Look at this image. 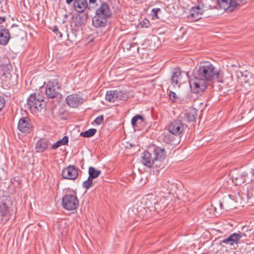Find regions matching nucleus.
<instances>
[{
  "label": "nucleus",
  "mask_w": 254,
  "mask_h": 254,
  "mask_svg": "<svg viewBox=\"0 0 254 254\" xmlns=\"http://www.w3.org/2000/svg\"><path fill=\"white\" fill-rule=\"evenodd\" d=\"M219 72L209 61L201 62L194 71V78L190 81V87L192 92L201 94L207 88L210 82L221 81Z\"/></svg>",
  "instance_id": "nucleus-1"
},
{
  "label": "nucleus",
  "mask_w": 254,
  "mask_h": 254,
  "mask_svg": "<svg viewBox=\"0 0 254 254\" xmlns=\"http://www.w3.org/2000/svg\"><path fill=\"white\" fill-rule=\"evenodd\" d=\"M27 106L31 111H40L46 107V103L42 95L35 93L27 99Z\"/></svg>",
  "instance_id": "nucleus-2"
},
{
  "label": "nucleus",
  "mask_w": 254,
  "mask_h": 254,
  "mask_svg": "<svg viewBox=\"0 0 254 254\" xmlns=\"http://www.w3.org/2000/svg\"><path fill=\"white\" fill-rule=\"evenodd\" d=\"M62 206L67 210H73L77 208L79 202L76 195L66 194L62 198Z\"/></svg>",
  "instance_id": "nucleus-3"
},
{
  "label": "nucleus",
  "mask_w": 254,
  "mask_h": 254,
  "mask_svg": "<svg viewBox=\"0 0 254 254\" xmlns=\"http://www.w3.org/2000/svg\"><path fill=\"white\" fill-rule=\"evenodd\" d=\"M61 85L56 80L49 81L46 87V95L49 98H54L59 95Z\"/></svg>",
  "instance_id": "nucleus-4"
},
{
  "label": "nucleus",
  "mask_w": 254,
  "mask_h": 254,
  "mask_svg": "<svg viewBox=\"0 0 254 254\" xmlns=\"http://www.w3.org/2000/svg\"><path fill=\"white\" fill-rule=\"evenodd\" d=\"M17 127L21 132L27 134L33 130V126L30 118L27 117H23L19 119Z\"/></svg>",
  "instance_id": "nucleus-5"
},
{
  "label": "nucleus",
  "mask_w": 254,
  "mask_h": 254,
  "mask_svg": "<svg viewBox=\"0 0 254 254\" xmlns=\"http://www.w3.org/2000/svg\"><path fill=\"white\" fill-rule=\"evenodd\" d=\"M78 169L73 165H69L63 169L62 176L63 179L74 180L78 177Z\"/></svg>",
  "instance_id": "nucleus-6"
},
{
  "label": "nucleus",
  "mask_w": 254,
  "mask_h": 254,
  "mask_svg": "<svg viewBox=\"0 0 254 254\" xmlns=\"http://www.w3.org/2000/svg\"><path fill=\"white\" fill-rule=\"evenodd\" d=\"M168 130L170 133L175 135L181 134L184 129V125L181 120H176L172 122L168 126Z\"/></svg>",
  "instance_id": "nucleus-7"
},
{
  "label": "nucleus",
  "mask_w": 254,
  "mask_h": 254,
  "mask_svg": "<svg viewBox=\"0 0 254 254\" xmlns=\"http://www.w3.org/2000/svg\"><path fill=\"white\" fill-rule=\"evenodd\" d=\"M10 202L4 200L0 202V215L4 222L9 219L11 213L9 207Z\"/></svg>",
  "instance_id": "nucleus-8"
},
{
  "label": "nucleus",
  "mask_w": 254,
  "mask_h": 254,
  "mask_svg": "<svg viewBox=\"0 0 254 254\" xmlns=\"http://www.w3.org/2000/svg\"><path fill=\"white\" fill-rule=\"evenodd\" d=\"M153 159L155 161V167L160 166L159 163L162 161L166 157V152L163 148L155 147L153 151Z\"/></svg>",
  "instance_id": "nucleus-9"
},
{
  "label": "nucleus",
  "mask_w": 254,
  "mask_h": 254,
  "mask_svg": "<svg viewBox=\"0 0 254 254\" xmlns=\"http://www.w3.org/2000/svg\"><path fill=\"white\" fill-rule=\"evenodd\" d=\"M66 102L69 106L76 108L82 103L83 99L77 94H72L66 97Z\"/></svg>",
  "instance_id": "nucleus-10"
},
{
  "label": "nucleus",
  "mask_w": 254,
  "mask_h": 254,
  "mask_svg": "<svg viewBox=\"0 0 254 254\" xmlns=\"http://www.w3.org/2000/svg\"><path fill=\"white\" fill-rule=\"evenodd\" d=\"M95 14L108 19L112 15V11L109 5L106 2H103L96 9Z\"/></svg>",
  "instance_id": "nucleus-11"
},
{
  "label": "nucleus",
  "mask_w": 254,
  "mask_h": 254,
  "mask_svg": "<svg viewBox=\"0 0 254 254\" xmlns=\"http://www.w3.org/2000/svg\"><path fill=\"white\" fill-rule=\"evenodd\" d=\"M141 162L148 167H156L155 161L153 159V153L145 151L141 155Z\"/></svg>",
  "instance_id": "nucleus-12"
},
{
  "label": "nucleus",
  "mask_w": 254,
  "mask_h": 254,
  "mask_svg": "<svg viewBox=\"0 0 254 254\" xmlns=\"http://www.w3.org/2000/svg\"><path fill=\"white\" fill-rule=\"evenodd\" d=\"M243 236H245L243 233L238 234L234 233L230 235L227 238L223 239L221 243L229 244L231 246H233L235 244H238Z\"/></svg>",
  "instance_id": "nucleus-13"
},
{
  "label": "nucleus",
  "mask_w": 254,
  "mask_h": 254,
  "mask_svg": "<svg viewBox=\"0 0 254 254\" xmlns=\"http://www.w3.org/2000/svg\"><path fill=\"white\" fill-rule=\"evenodd\" d=\"M73 7L78 13L83 12L86 8L90 10L87 0H76L73 2Z\"/></svg>",
  "instance_id": "nucleus-14"
},
{
  "label": "nucleus",
  "mask_w": 254,
  "mask_h": 254,
  "mask_svg": "<svg viewBox=\"0 0 254 254\" xmlns=\"http://www.w3.org/2000/svg\"><path fill=\"white\" fill-rule=\"evenodd\" d=\"M171 80L173 86H180L183 82L180 68H177L174 69Z\"/></svg>",
  "instance_id": "nucleus-15"
},
{
  "label": "nucleus",
  "mask_w": 254,
  "mask_h": 254,
  "mask_svg": "<svg viewBox=\"0 0 254 254\" xmlns=\"http://www.w3.org/2000/svg\"><path fill=\"white\" fill-rule=\"evenodd\" d=\"M203 12V8L201 7L200 4H198L197 6L191 7L190 10V14L193 20L196 21L201 18Z\"/></svg>",
  "instance_id": "nucleus-16"
},
{
  "label": "nucleus",
  "mask_w": 254,
  "mask_h": 254,
  "mask_svg": "<svg viewBox=\"0 0 254 254\" xmlns=\"http://www.w3.org/2000/svg\"><path fill=\"white\" fill-rule=\"evenodd\" d=\"M92 25L96 28H102L106 26L108 19L95 14L92 18Z\"/></svg>",
  "instance_id": "nucleus-17"
},
{
  "label": "nucleus",
  "mask_w": 254,
  "mask_h": 254,
  "mask_svg": "<svg viewBox=\"0 0 254 254\" xmlns=\"http://www.w3.org/2000/svg\"><path fill=\"white\" fill-rule=\"evenodd\" d=\"M10 38V35L8 29L0 26V44L6 45Z\"/></svg>",
  "instance_id": "nucleus-18"
},
{
  "label": "nucleus",
  "mask_w": 254,
  "mask_h": 254,
  "mask_svg": "<svg viewBox=\"0 0 254 254\" xmlns=\"http://www.w3.org/2000/svg\"><path fill=\"white\" fill-rule=\"evenodd\" d=\"M217 7L229 12L233 11L231 0H217Z\"/></svg>",
  "instance_id": "nucleus-19"
},
{
  "label": "nucleus",
  "mask_w": 254,
  "mask_h": 254,
  "mask_svg": "<svg viewBox=\"0 0 254 254\" xmlns=\"http://www.w3.org/2000/svg\"><path fill=\"white\" fill-rule=\"evenodd\" d=\"M197 116V110L193 108L187 110L185 114V118L188 122L195 121Z\"/></svg>",
  "instance_id": "nucleus-20"
},
{
  "label": "nucleus",
  "mask_w": 254,
  "mask_h": 254,
  "mask_svg": "<svg viewBox=\"0 0 254 254\" xmlns=\"http://www.w3.org/2000/svg\"><path fill=\"white\" fill-rule=\"evenodd\" d=\"M49 146V142L45 139H39L36 144L35 149L37 152H42L45 150Z\"/></svg>",
  "instance_id": "nucleus-21"
},
{
  "label": "nucleus",
  "mask_w": 254,
  "mask_h": 254,
  "mask_svg": "<svg viewBox=\"0 0 254 254\" xmlns=\"http://www.w3.org/2000/svg\"><path fill=\"white\" fill-rule=\"evenodd\" d=\"M214 3L213 0H201V1L199 4H200L201 7L203 8L204 11L208 10L215 8H218L216 5H213Z\"/></svg>",
  "instance_id": "nucleus-22"
},
{
  "label": "nucleus",
  "mask_w": 254,
  "mask_h": 254,
  "mask_svg": "<svg viewBox=\"0 0 254 254\" xmlns=\"http://www.w3.org/2000/svg\"><path fill=\"white\" fill-rule=\"evenodd\" d=\"M120 92L117 90L108 91L106 94V100L111 102H115L119 98Z\"/></svg>",
  "instance_id": "nucleus-23"
},
{
  "label": "nucleus",
  "mask_w": 254,
  "mask_h": 254,
  "mask_svg": "<svg viewBox=\"0 0 254 254\" xmlns=\"http://www.w3.org/2000/svg\"><path fill=\"white\" fill-rule=\"evenodd\" d=\"M144 121V118L142 116L137 115L131 119V124L134 128L137 127L142 124Z\"/></svg>",
  "instance_id": "nucleus-24"
},
{
  "label": "nucleus",
  "mask_w": 254,
  "mask_h": 254,
  "mask_svg": "<svg viewBox=\"0 0 254 254\" xmlns=\"http://www.w3.org/2000/svg\"><path fill=\"white\" fill-rule=\"evenodd\" d=\"M101 173L100 170H96L93 167H89L88 169L89 177L92 180L98 178Z\"/></svg>",
  "instance_id": "nucleus-25"
},
{
  "label": "nucleus",
  "mask_w": 254,
  "mask_h": 254,
  "mask_svg": "<svg viewBox=\"0 0 254 254\" xmlns=\"http://www.w3.org/2000/svg\"><path fill=\"white\" fill-rule=\"evenodd\" d=\"M68 142V137L67 136H64L63 137L62 139L58 140V141L56 142V143H54L52 145V148L53 149H56L61 145H64L67 144Z\"/></svg>",
  "instance_id": "nucleus-26"
},
{
  "label": "nucleus",
  "mask_w": 254,
  "mask_h": 254,
  "mask_svg": "<svg viewBox=\"0 0 254 254\" xmlns=\"http://www.w3.org/2000/svg\"><path fill=\"white\" fill-rule=\"evenodd\" d=\"M233 182L235 185H241L246 182V178L245 176L240 175L236 177H232Z\"/></svg>",
  "instance_id": "nucleus-27"
},
{
  "label": "nucleus",
  "mask_w": 254,
  "mask_h": 254,
  "mask_svg": "<svg viewBox=\"0 0 254 254\" xmlns=\"http://www.w3.org/2000/svg\"><path fill=\"white\" fill-rule=\"evenodd\" d=\"M96 131V129L90 128L85 131L81 132L80 135L84 137H90L93 136Z\"/></svg>",
  "instance_id": "nucleus-28"
},
{
  "label": "nucleus",
  "mask_w": 254,
  "mask_h": 254,
  "mask_svg": "<svg viewBox=\"0 0 254 254\" xmlns=\"http://www.w3.org/2000/svg\"><path fill=\"white\" fill-rule=\"evenodd\" d=\"M233 11L238 7L245 3L247 0H231Z\"/></svg>",
  "instance_id": "nucleus-29"
},
{
  "label": "nucleus",
  "mask_w": 254,
  "mask_h": 254,
  "mask_svg": "<svg viewBox=\"0 0 254 254\" xmlns=\"http://www.w3.org/2000/svg\"><path fill=\"white\" fill-rule=\"evenodd\" d=\"M93 185V180L88 177L87 180L83 182L82 187L86 190L89 189Z\"/></svg>",
  "instance_id": "nucleus-30"
},
{
  "label": "nucleus",
  "mask_w": 254,
  "mask_h": 254,
  "mask_svg": "<svg viewBox=\"0 0 254 254\" xmlns=\"http://www.w3.org/2000/svg\"><path fill=\"white\" fill-rule=\"evenodd\" d=\"M161 11V9L159 8H155L152 9L151 11L152 18H159L158 16V12Z\"/></svg>",
  "instance_id": "nucleus-31"
},
{
  "label": "nucleus",
  "mask_w": 254,
  "mask_h": 254,
  "mask_svg": "<svg viewBox=\"0 0 254 254\" xmlns=\"http://www.w3.org/2000/svg\"><path fill=\"white\" fill-rule=\"evenodd\" d=\"M140 25L142 28H148L150 26V23L148 19H144L140 22Z\"/></svg>",
  "instance_id": "nucleus-32"
},
{
  "label": "nucleus",
  "mask_w": 254,
  "mask_h": 254,
  "mask_svg": "<svg viewBox=\"0 0 254 254\" xmlns=\"http://www.w3.org/2000/svg\"><path fill=\"white\" fill-rule=\"evenodd\" d=\"M104 121V116L100 115L97 117L94 120V122L97 125H101Z\"/></svg>",
  "instance_id": "nucleus-33"
},
{
  "label": "nucleus",
  "mask_w": 254,
  "mask_h": 254,
  "mask_svg": "<svg viewBox=\"0 0 254 254\" xmlns=\"http://www.w3.org/2000/svg\"><path fill=\"white\" fill-rule=\"evenodd\" d=\"M5 104V100L4 98L3 97L0 96V112L4 107Z\"/></svg>",
  "instance_id": "nucleus-34"
},
{
  "label": "nucleus",
  "mask_w": 254,
  "mask_h": 254,
  "mask_svg": "<svg viewBox=\"0 0 254 254\" xmlns=\"http://www.w3.org/2000/svg\"><path fill=\"white\" fill-rule=\"evenodd\" d=\"M169 97H170V99L173 102H174L176 100V98H177L176 94L173 91H170L169 93Z\"/></svg>",
  "instance_id": "nucleus-35"
},
{
  "label": "nucleus",
  "mask_w": 254,
  "mask_h": 254,
  "mask_svg": "<svg viewBox=\"0 0 254 254\" xmlns=\"http://www.w3.org/2000/svg\"><path fill=\"white\" fill-rule=\"evenodd\" d=\"M53 31L55 33H58L59 34L60 37H62V34L61 32H60L59 31L58 28V27L57 26H54Z\"/></svg>",
  "instance_id": "nucleus-36"
},
{
  "label": "nucleus",
  "mask_w": 254,
  "mask_h": 254,
  "mask_svg": "<svg viewBox=\"0 0 254 254\" xmlns=\"http://www.w3.org/2000/svg\"><path fill=\"white\" fill-rule=\"evenodd\" d=\"M164 136L165 137L164 140H165V141L168 143H170L171 140V139H170L169 135L167 136V135L164 134Z\"/></svg>",
  "instance_id": "nucleus-37"
},
{
  "label": "nucleus",
  "mask_w": 254,
  "mask_h": 254,
  "mask_svg": "<svg viewBox=\"0 0 254 254\" xmlns=\"http://www.w3.org/2000/svg\"><path fill=\"white\" fill-rule=\"evenodd\" d=\"M89 0L88 6L90 7V9H91V5L95 4L96 2V0Z\"/></svg>",
  "instance_id": "nucleus-38"
},
{
  "label": "nucleus",
  "mask_w": 254,
  "mask_h": 254,
  "mask_svg": "<svg viewBox=\"0 0 254 254\" xmlns=\"http://www.w3.org/2000/svg\"><path fill=\"white\" fill-rule=\"evenodd\" d=\"M74 1H76V0H66V3L69 5L72 2H74Z\"/></svg>",
  "instance_id": "nucleus-39"
},
{
  "label": "nucleus",
  "mask_w": 254,
  "mask_h": 254,
  "mask_svg": "<svg viewBox=\"0 0 254 254\" xmlns=\"http://www.w3.org/2000/svg\"><path fill=\"white\" fill-rule=\"evenodd\" d=\"M5 18L4 17H0V24H1L5 21Z\"/></svg>",
  "instance_id": "nucleus-40"
},
{
  "label": "nucleus",
  "mask_w": 254,
  "mask_h": 254,
  "mask_svg": "<svg viewBox=\"0 0 254 254\" xmlns=\"http://www.w3.org/2000/svg\"><path fill=\"white\" fill-rule=\"evenodd\" d=\"M250 237L251 238L252 240L254 241V232L252 233V234L250 236Z\"/></svg>",
  "instance_id": "nucleus-41"
},
{
  "label": "nucleus",
  "mask_w": 254,
  "mask_h": 254,
  "mask_svg": "<svg viewBox=\"0 0 254 254\" xmlns=\"http://www.w3.org/2000/svg\"><path fill=\"white\" fill-rule=\"evenodd\" d=\"M219 205H220V207L221 209H223V203L222 202H220L219 203Z\"/></svg>",
  "instance_id": "nucleus-42"
},
{
  "label": "nucleus",
  "mask_w": 254,
  "mask_h": 254,
  "mask_svg": "<svg viewBox=\"0 0 254 254\" xmlns=\"http://www.w3.org/2000/svg\"><path fill=\"white\" fill-rule=\"evenodd\" d=\"M254 180V170L253 171V179Z\"/></svg>",
  "instance_id": "nucleus-43"
}]
</instances>
